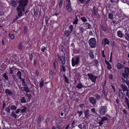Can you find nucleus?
<instances>
[{"mask_svg":"<svg viewBox=\"0 0 129 129\" xmlns=\"http://www.w3.org/2000/svg\"><path fill=\"white\" fill-rule=\"evenodd\" d=\"M19 5L17 8L18 14L19 16L22 15V12L24 11V8L28 3V0H20L19 1Z\"/></svg>","mask_w":129,"mask_h":129,"instance_id":"nucleus-1","label":"nucleus"},{"mask_svg":"<svg viewBox=\"0 0 129 129\" xmlns=\"http://www.w3.org/2000/svg\"><path fill=\"white\" fill-rule=\"evenodd\" d=\"M89 43L90 47L92 48H94L96 46V41L94 38L90 39L89 41Z\"/></svg>","mask_w":129,"mask_h":129,"instance_id":"nucleus-2","label":"nucleus"},{"mask_svg":"<svg viewBox=\"0 0 129 129\" xmlns=\"http://www.w3.org/2000/svg\"><path fill=\"white\" fill-rule=\"evenodd\" d=\"M80 58L77 57L75 58H72L71 60L72 65L73 67H74L76 65L78 64L79 62Z\"/></svg>","mask_w":129,"mask_h":129,"instance_id":"nucleus-3","label":"nucleus"},{"mask_svg":"<svg viewBox=\"0 0 129 129\" xmlns=\"http://www.w3.org/2000/svg\"><path fill=\"white\" fill-rule=\"evenodd\" d=\"M107 110V107L105 106H102L100 109V112L101 114L104 115L106 112Z\"/></svg>","mask_w":129,"mask_h":129,"instance_id":"nucleus-4","label":"nucleus"},{"mask_svg":"<svg viewBox=\"0 0 129 129\" xmlns=\"http://www.w3.org/2000/svg\"><path fill=\"white\" fill-rule=\"evenodd\" d=\"M122 74L124 78H126L129 76V68L127 67L125 68L124 72L122 73Z\"/></svg>","mask_w":129,"mask_h":129,"instance_id":"nucleus-5","label":"nucleus"},{"mask_svg":"<svg viewBox=\"0 0 129 129\" xmlns=\"http://www.w3.org/2000/svg\"><path fill=\"white\" fill-rule=\"evenodd\" d=\"M87 76L92 82L94 83L95 82L97 76H95L92 74H88Z\"/></svg>","mask_w":129,"mask_h":129,"instance_id":"nucleus-6","label":"nucleus"},{"mask_svg":"<svg viewBox=\"0 0 129 129\" xmlns=\"http://www.w3.org/2000/svg\"><path fill=\"white\" fill-rule=\"evenodd\" d=\"M67 2L66 8L67 10L69 12H71L72 11V9L71 7V4L70 0H66Z\"/></svg>","mask_w":129,"mask_h":129,"instance_id":"nucleus-7","label":"nucleus"},{"mask_svg":"<svg viewBox=\"0 0 129 129\" xmlns=\"http://www.w3.org/2000/svg\"><path fill=\"white\" fill-rule=\"evenodd\" d=\"M121 87L123 91H126V95L127 96H128L129 95V94L128 93V89H127V86L125 84H121Z\"/></svg>","mask_w":129,"mask_h":129,"instance_id":"nucleus-8","label":"nucleus"},{"mask_svg":"<svg viewBox=\"0 0 129 129\" xmlns=\"http://www.w3.org/2000/svg\"><path fill=\"white\" fill-rule=\"evenodd\" d=\"M109 41L106 38H105L102 41V44L104 47L106 45H109Z\"/></svg>","mask_w":129,"mask_h":129,"instance_id":"nucleus-9","label":"nucleus"},{"mask_svg":"<svg viewBox=\"0 0 129 129\" xmlns=\"http://www.w3.org/2000/svg\"><path fill=\"white\" fill-rule=\"evenodd\" d=\"M89 100L90 102L92 105H94L96 103V100L94 98L91 97L89 98Z\"/></svg>","mask_w":129,"mask_h":129,"instance_id":"nucleus-10","label":"nucleus"},{"mask_svg":"<svg viewBox=\"0 0 129 129\" xmlns=\"http://www.w3.org/2000/svg\"><path fill=\"white\" fill-rule=\"evenodd\" d=\"M105 63L107 64V69L108 70H110L112 69V67L111 65L109 62L107 61L105 59Z\"/></svg>","mask_w":129,"mask_h":129,"instance_id":"nucleus-11","label":"nucleus"},{"mask_svg":"<svg viewBox=\"0 0 129 129\" xmlns=\"http://www.w3.org/2000/svg\"><path fill=\"white\" fill-rule=\"evenodd\" d=\"M118 94L120 99H122L123 98V94L121 90L120 89H119Z\"/></svg>","mask_w":129,"mask_h":129,"instance_id":"nucleus-12","label":"nucleus"},{"mask_svg":"<svg viewBox=\"0 0 129 129\" xmlns=\"http://www.w3.org/2000/svg\"><path fill=\"white\" fill-rule=\"evenodd\" d=\"M107 118L106 117H103L101 119V121L99 122V123L100 125H101L104 123V121L105 120H107Z\"/></svg>","mask_w":129,"mask_h":129,"instance_id":"nucleus-13","label":"nucleus"},{"mask_svg":"<svg viewBox=\"0 0 129 129\" xmlns=\"http://www.w3.org/2000/svg\"><path fill=\"white\" fill-rule=\"evenodd\" d=\"M13 91L9 89H6L5 90V92L8 95H11L13 94Z\"/></svg>","mask_w":129,"mask_h":129,"instance_id":"nucleus-14","label":"nucleus"},{"mask_svg":"<svg viewBox=\"0 0 129 129\" xmlns=\"http://www.w3.org/2000/svg\"><path fill=\"white\" fill-rule=\"evenodd\" d=\"M84 111L85 116L86 118H88L90 115L89 111L87 109Z\"/></svg>","mask_w":129,"mask_h":129,"instance_id":"nucleus-15","label":"nucleus"},{"mask_svg":"<svg viewBox=\"0 0 129 129\" xmlns=\"http://www.w3.org/2000/svg\"><path fill=\"white\" fill-rule=\"evenodd\" d=\"M117 34L118 36L120 38L123 37V34L121 31L120 30H118L117 32Z\"/></svg>","mask_w":129,"mask_h":129,"instance_id":"nucleus-16","label":"nucleus"},{"mask_svg":"<svg viewBox=\"0 0 129 129\" xmlns=\"http://www.w3.org/2000/svg\"><path fill=\"white\" fill-rule=\"evenodd\" d=\"M60 60L61 63L62 64L64 65L65 63V60L64 56H61L60 57Z\"/></svg>","mask_w":129,"mask_h":129,"instance_id":"nucleus-17","label":"nucleus"},{"mask_svg":"<svg viewBox=\"0 0 129 129\" xmlns=\"http://www.w3.org/2000/svg\"><path fill=\"white\" fill-rule=\"evenodd\" d=\"M79 29L80 31L79 32L80 33H83L86 30L83 26L79 27Z\"/></svg>","mask_w":129,"mask_h":129,"instance_id":"nucleus-18","label":"nucleus"},{"mask_svg":"<svg viewBox=\"0 0 129 129\" xmlns=\"http://www.w3.org/2000/svg\"><path fill=\"white\" fill-rule=\"evenodd\" d=\"M89 55L91 59H93L94 58V56L93 52L90 51L89 53Z\"/></svg>","mask_w":129,"mask_h":129,"instance_id":"nucleus-19","label":"nucleus"},{"mask_svg":"<svg viewBox=\"0 0 129 129\" xmlns=\"http://www.w3.org/2000/svg\"><path fill=\"white\" fill-rule=\"evenodd\" d=\"M71 32L69 30H67L65 31L64 32V34L66 37H68L69 36L70 33Z\"/></svg>","mask_w":129,"mask_h":129,"instance_id":"nucleus-20","label":"nucleus"},{"mask_svg":"<svg viewBox=\"0 0 129 129\" xmlns=\"http://www.w3.org/2000/svg\"><path fill=\"white\" fill-rule=\"evenodd\" d=\"M19 88L22 90L23 89L27 93L29 91V89L28 87H25L22 88L19 87Z\"/></svg>","mask_w":129,"mask_h":129,"instance_id":"nucleus-21","label":"nucleus"},{"mask_svg":"<svg viewBox=\"0 0 129 129\" xmlns=\"http://www.w3.org/2000/svg\"><path fill=\"white\" fill-rule=\"evenodd\" d=\"M27 108L25 106H23L21 110V112L22 113H24L26 111Z\"/></svg>","mask_w":129,"mask_h":129,"instance_id":"nucleus-22","label":"nucleus"},{"mask_svg":"<svg viewBox=\"0 0 129 129\" xmlns=\"http://www.w3.org/2000/svg\"><path fill=\"white\" fill-rule=\"evenodd\" d=\"M21 72L19 71H18L17 74V76H18L19 79H21Z\"/></svg>","mask_w":129,"mask_h":129,"instance_id":"nucleus-23","label":"nucleus"},{"mask_svg":"<svg viewBox=\"0 0 129 129\" xmlns=\"http://www.w3.org/2000/svg\"><path fill=\"white\" fill-rule=\"evenodd\" d=\"M85 27L87 29H90L91 28V25L88 23H86L85 24Z\"/></svg>","mask_w":129,"mask_h":129,"instance_id":"nucleus-24","label":"nucleus"},{"mask_svg":"<svg viewBox=\"0 0 129 129\" xmlns=\"http://www.w3.org/2000/svg\"><path fill=\"white\" fill-rule=\"evenodd\" d=\"M125 35L126 40L129 41V34L127 33H126L125 34Z\"/></svg>","mask_w":129,"mask_h":129,"instance_id":"nucleus-25","label":"nucleus"},{"mask_svg":"<svg viewBox=\"0 0 129 129\" xmlns=\"http://www.w3.org/2000/svg\"><path fill=\"white\" fill-rule=\"evenodd\" d=\"M117 67L118 69H120L123 68V66L120 63H118L117 64Z\"/></svg>","mask_w":129,"mask_h":129,"instance_id":"nucleus-26","label":"nucleus"},{"mask_svg":"<svg viewBox=\"0 0 129 129\" xmlns=\"http://www.w3.org/2000/svg\"><path fill=\"white\" fill-rule=\"evenodd\" d=\"M76 87L77 88L80 89L83 87V85L81 83H79L77 85Z\"/></svg>","mask_w":129,"mask_h":129,"instance_id":"nucleus-27","label":"nucleus"},{"mask_svg":"<svg viewBox=\"0 0 129 129\" xmlns=\"http://www.w3.org/2000/svg\"><path fill=\"white\" fill-rule=\"evenodd\" d=\"M54 71L52 69H50V71L49 73V76H52V75Z\"/></svg>","mask_w":129,"mask_h":129,"instance_id":"nucleus-28","label":"nucleus"},{"mask_svg":"<svg viewBox=\"0 0 129 129\" xmlns=\"http://www.w3.org/2000/svg\"><path fill=\"white\" fill-rule=\"evenodd\" d=\"M58 2L59 3V7L60 8L62 4V0H58Z\"/></svg>","mask_w":129,"mask_h":129,"instance_id":"nucleus-29","label":"nucleus"},{"mask_svg":"<svg viewBox=\"0 0 129 129\" xmlns=\"http://www.w3.org/2000/svg\"><path fill=\"white\" fill-rule=\"evenodd\" d=\"M11 4L14 7H16L17 5L16 3L14 1H11Z\"/></svg>","mask_w":129,"mask_h":129,"instance_id":"nucleus-30","label":"nucleus"},{"mask_svg":"<svg viewBox=\"0 0 129 129\" xmlns=\"http://www.w3.org/2000/svg\"><path fill=\"white\" fill-rule=\"evenodd\" d=\"M109 18L111 19H112L113 18V15L112 13H109L108 14Z\"/></svg>","mask_w":129,"mask_h":129,"instance_id":"nucleus-31","label":"nucleus"},{"mask_svg":"<svg viewBox=\"0 0 129 129\" xmlns=\"http://www.w3.org/2000/svg\"><path fill=\"white\" fill-rule=\"evenodd\" d=\"M11 115L13 116L15 118H16L17 116V115L16 114L15 112L13 111H12V112Z\"/></svg>","mask_w":129,"mask_h":129,"instance_id":"nucleus-32","label":"nucleus"},{"mask_svg":"<svg viewBox=\"0 0 129 129\" xmlns=\"http://www.w3.org/2000/svg\"><path fill=\"white\" fill-rule=\"evenodd\" d=\"M21 102L22 103H25L26 102V100H25V98L24 97H23L22 98L21 100Z\"/></svg>","mask_w":129,"mask_h":129,"instance_id":"nucleus-33","label":"nucleus"},{"mask_svg":"<svg viewBox=\"0 0 129 129\" xmlns=\"http://www.w3.org/2000/svg\"><path fill=\"white\" fill-rule=\"evenodd\" d=\"M11 109L13 110H15L16 109V107L14 105H12L10 107Z\"/></svg>","mask_w":129,"mask_h":129,"instance_id":"nucleus-34","label":"nucleus"},{"mask_svg":"<svg viewBox=\"0 0 129 129\" xmlns=\"http://www.w3.org/2000/svg\"><path fill=\"white\" fill-rule=\"evenodd\" d=\"M125 102L127 103V105L129 104V101L128 99V98L127 97L125 98L124 99Z\"/></svg>","mask_w":129,"mask_h":129,"instance_id":"nucleus-35","label":"nucleus"},{"mask_svg":"<svg viewBox=\"0 0 129 129\" xmlns=\"http://www.w3.org/2000/svg\"><path fill=\"white\" fill-rule=\"evenodd\" d=\"M73 26L72 25H71L69 26V29L70 30V31L71 32V33L73 31Z\"/></svg>","mask_w":129,"mask_h":129,"instance_id":"nucleus-36","label":"nucleus"},{"mask_svg":"<svg viewBox=\"0 0 129 129\" xmlns=\"http://www.w3.org/2000/svg\"><path fill=\"white\" fill-rule=\"evenodd\" d=\"M23 46L21 44H20L18 46V48L20 50H21Z\"/></svg>","mask_w":129,"mask_h":129,"instance_id":"nucleus-37","label":"nucleus"},{"mask_svg":"<svg viewBox=\"0 0 129 129\" xmlns=\"http://www.w3.org/2000/svg\"><path fill=\"white\" fill-rule=\"evenodd\" d=\"M44 85V82L43 81L40 82L39 83V86L40 87H42Z\"/></svg>","mask_w":129,"mask_h":129,"instance_id":"nucleus-38","label":"nucleus"},{"mask_svg":"<svg viewBox=\"0 0 129 129\" xmlns=\"http://www.w3.org/2000/svg\"><path fill=\"white\" fill-rule=\"evenodd\" d=\"M9 36L10 38L12 39H13L14 38V37L13 35L12 34H9Z\"/></svg>","mask_w":129,"mask_h":129,"instance_id":"nucleus-39","label":"nucleus"},{"mask_svg":"<svg viewBox=\"0 0 129 129\" xmlns=\"http://www.w3.org/2000/svg\"><path fill=\"white\" fill-rule=\"evenodd\" d=\"M3 76L6 80H8V77L6 74V73L4 74L3 75Z\"/></svg>","mask_w":129,"mask_h":129,"instance_id":"nucleus-40","label":"nucleus"},{"mask_svg":"<svg viewBox=\"0 0 129 129\" xmlns=\"http://www.w3.org/2000/svg\"><path fill=\"white\" fill-rule=\"evenodd\" d=\"M81 20L84 22H85L87 20L86 18L85 17H82L81 18Z\"/></svg>","mask_w":129,"mask_h":129,"instance_id":"nucleus-41","label":"nucleus"},{"mask_svg":"<svg viewBox=\"0 0 129 129\" xmlns=\"http://www.w3.org/2000/svg\"><path fill=\"white\" fill-rule=\"evenodd\" d=\"M110 2L112 3L114 2L115 3H118L119 1L118 0H110Z\"/></svg>","mask_w":129,"mask_h":129,"instance_id":"nucleus-42","label":"nucleus"},{"mask_svg":"<svg viewBox=\"0 0 129 129\" xmlns=\"http://www.w3.org/2000/svg\"><path fill=\"white\" fill-rule=\"evenodd\" d=\"M77 113L79 114V117H80L81 116L82 114V112L81 111H78L77 112Z\"/></svg>","mask_w":129,"mask_h":129,"instance_id":"nucleus-43","label":"nucleus"},{"mask_svg":"<svg viewBox=\"0 0 129 129\" xmlns=\"http://www.w3.org/2000/svg\"><path fill=\"white\" fill-rule=\"evenodd\" d=\"M26 96L28 98L27 99H28L29 100L30 99L31 97V95L30 94H28L26 95Z\"/></svg>","mask_w":129,"mask_h":129,"instance_id":"nucleus-44","label":"nucleus"},{"mask_svg":"<svg viewBox=\"0 0 129 129\" xmlns=\"http://www.w3.org/2000/svg\"><path fill=\"white\" fill-rule=\"evenodd\" d=\"M6 110L7 112L9 113L10 112V109L9 107H7L6 108Z\"/></svg>","mask_w":129,"mask_h":129,"instance_id":"nucleus-45","label":"nucleus"},{"mask_svg":"<svg viewBox=\"0 0 129 129\" xmlns=\"http://www.w3.org/2000/svg\"><path fill=\"white\" fill-rule=\"evenodd\" d=\"M46 49V48L44 46H42L41 49L42 51L43 52L45 51V50Z\"/></svg>","mask_w":129,"mask_h":129,"instance_id":"nucleus-46","label":"nucleus"},{"mask_svg":"<svg viewBox=\"0 0 129 129\" xmlns=\"http://www.w3.org/2000/svg\"><path fill=\"white\" fill-rule=\"evenodd\" d=\"M29 58L30 60L31 61L33 60V56L31 54H29Z\"/></svg>","mask_w":129,"mask_h":129,"instance_id":"nucleus-47","label":"nucleus"},{"mask_svg":"<svg viewBox=\"0 0 129 129\" xmlns=\"http://www.w3.org/2000/svg\"><path fill=\"white\" fill-rule=\"evenodd\" d=\"M102 53L103 57H105V54L104 50H103L102 51Z\"/></svg>","mask_w":129,"mask_h":129,"instance_id":"nucleus-48","label":"nucleus"},{"mask_svg":"<svg viewBox=\"0 0 129 129\" xmlns=\"http://www.w3.org/2000/svg\"><path fill=\"white\" fill-rule=\"evenodd\" d=\"M95 96L96 98L98 99H99L100 98V96L98 94H96Z\"/></svg>","mask_w":129,"mask_h":129,"instance_id":"nucleus-49","label":"nucleus"},{"mask_svg":"<svg viewBox=\"0 0 129 129\" xmlns=\"http://www.w3.org/2000/svg\"><path fill=\"white\" fill-rule=\"evenodd\" d=\"M78 22V20L77 19H76L73 22V23L74 24H77V23Z\"/></svg>","mask_w":129,"mask_h":129,"instance_id":"nucleus-50","label":"nucleus"},{"mask_svg":"<svg viewBox=\"0 0 129 129\" xmlns=\"http://www.w3.org/2000/svg\"><path fill=\"white\" fill-rule=\"evenodd\" d=\"M125 82L126 84L128 85L129 86V80H125Z\"/></svg>","mask_w":129,"mask_h":129,"instance_id":"nucleus-51","label":"nucleus"},{"mask_svg":"<svg viewBox=\"0 0 129 129\" xmlns=\"http://www.w3.org/2000/svg\"><path fill=\"white\" fill-rule=\"evenodd\" d=\"M113 77V75L112 74H110L109 75V79H112Z\"/></svg>","mask_w":129,"mask_h":129,"instance_id":"nucleus-52","label":"nucleus"},{"mask_svg":"<svg viewBox=\"0 0 129 129\" xmlns=\"http://www.w3.org/2000/svg\"><path fill=\"white\" fill-rule=\"evenodd\" d=\"M78 127L80 129H82V125L81 124H80L78 125Z\"/></svg>","mask_w":129,"mask_h":129,"instance_id":"nucleus-53","label":"nucleus"},{"mask_svg":"<svg viewBox=\"0 0 129 129\" xmlns=\"http://www.w3.org/2000/svg\"><path fill=\"white\" fill-rule=\"evenodd\" d=\"M91 112L93 113H95V109L94 108H92L91 109Z\"/></svg>","mask_w":129,"mask_h":129,"instance_id":"nucleus-54","label":"nucleus"},{"mask_svg":"<svg viewBox=\"0 0 129 129\" xmlns=\"http://www.w3.org/2000/svg\"><path fill=\"white\" fill-rule=\"evenodd\" d=\"M38 12L36 11H34V14L35 16H37L38 15Z\"/></svg>","mask_w":129,"mask_h":129,"instance_id":"nucleus-55","label":"nucleus"},{"mask_svg":"<svg viewBox=\"0 0 129 129\" xmlns=\"http://www.w3.org/2000/svg\"><path fill=\"white\" fill-rule=\"evenodd\" d=\"M102 30H103L104 31H105L106 30V28L104 27H102Z\"/></svg>","mask_w":129,"mask_h":129,"instance_id":"nucleus-56","label":"nucleus"},{"mask_svg":"<svg viewBox=\"0 0 129 129\" xmlns=\"http://www.w3.org/2000/svg\"><path fill=\"white\" fill-rule=\"evenodd\" d=\"M39 72L38 70H36V75L37 76H38L39 75Z\"/></svg>","mask_w":129,"mask_h":129,"instance_id":"nucleus-57","label":"nucleus"},{"mask_svg":"<svg viewBox=\"0 0 129 129\" xmlns=\"http://www.w3.org/2000/svg\"><path fill=\"white\" fill-rule=\"evenodd\" d=\"M20 111V109H17L15 112V113L18 114L19 113V112Z\"/></svg>","mask_w":129,"mask_h":129,"instance_id":"nucleus-58","label":"nucleus"},{"mask_svg":"<svg viewBox=\"0 0 129 129\" xmlns=\"http://www.w3.org/2000/svg\"><path fill=\"white\" fill-rule=\"evenodd\" d=\"M62 70L64 72L65 71V68L63 66H62Z\"/></svg>","mask_w":129,"mask_h":129,"instance_id":"nucleus-59","label":"nucleus"},{"mask_svg":"<svg viewBox=\"0 0 129 129\" xmlns=\"http://www.w3.org/2000/svg\"><path fill=\"white\" fill-rule=\"evenodd\" d=\"M75 121H73L72 123V125L73 126L75 125Z\"/></svg>","mask_w":129,"mask_h":129,"instance_id":"nucleus-60","label":"nucleus"},{"mask_svg":"<svg viewBox=\"0 0 129 129\" xmlns=\"http://www.w3.org/2000/svg\"><path fill=\"white\" fill-rule=\"evenodd\" d=\"M61 127V125H58L57 127V129H60Z\"/></svg>","mask_w":129,"mask_h":129,"instance_id":"nucleus-61","label":"nucleus"},{"mask_svg":"<svg viewBox=\"0 0 129 129\" xmlns=\"http://www.w3.org/2000/svg\"><path fill=\"white\" fill-rule=\"evenodd\" d=\"M84 106V104H80V105L79 107L81 108H82Z\"/></svg>","mask_w":129,"mask_h":129,"instance_id":"nucleus-62","label":"nucleus"},{"mask_svg":"<svg viewBox=\"0 0 129 129\" xmlns=\"http://www.w3.org/2000/svg\"><path fill=\"white\" fill-rule=\"evenodd\" d=\"M89 34L90 35H92V32L91 31H89Z\"/></svg>","mask_w":129,"mask_h":129,"instance_id":"nucleus-63","label":"nucleus"},{"mask_svg":"<svg viewBox=\"0 0 129 129\" xmlns=\"http://www.w3.org/2000/svg\"><path fill=\"white\" fill-rule=\"evenodd\" d=\"M67 83L68 82V80L67 78L66 77L65 79Z\"/></svg>","mask_w":129,"mask_h":129,"instance_id":"nucleus-64","label":"nucleus"}]
</instances>
